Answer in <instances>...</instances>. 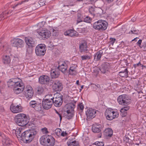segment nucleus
<instances>
[{
  "label": "nucleus",
  "instance_id": "nucleus-1",
  "mask_svg": "<svg viewBox=\"0 0 146 146\" xmlns=\"http://www.w3.org/2000/svg\"><path fill=\"white\" fill-rule=\"evenodd\" d=\"M38 132L35 129H29L23 132L22 139L27 143H29L33 140Z\"/></svg>",
  "mask_w": 146,
  "mask_h": 146
},
{
  "label": "nucleus",
  "instance_id": "nucleus-2",
  "mask_svg": "<svg viewBox=\"0 0 146 146\" xmlns=\"http://www.w3.org/2000/svg\"><path fill=\"white\" fill-rule=\"evenodd\" d=\"M40 142L43 145L45 146H54L55 141L54 138L51 136L45 135L40 138Z\"/></svg>",
  "mask_w": 146,
  "mask_h": 146
},
{
  "label": "nucleus",
  "instance_id": "nucleus-3",
  "mask_svg": "<svg viewBox=\"0 0 146 146\" xmlns=\"http://www.w3.org/2000/svg\"><path fill=\"white\" fill-rule=\"evenodd\" d=\"M15 117V122L20 126L26 125L29 121L26 115L23 113H19L16 115Z\"/></svg>",
  "mask_w": 146,
  "mask_h": 146
},
{
  "label": "nucleus",
  "instance_id": "nucleus-4",
  "mask_svg": "<svg viewBox=\"0 0 146 146\" xmlns=\"http://www.w3.org/2000/svg\"><path fill=\"white\" fill-rule=\"evenodd\" d=\"M108 25V23L106 21L99 20L93 24V27L96 30L102 31H105L107 29Z\"/></svg>",
  "mask_w": 146,
  "mask_h": 146
},
{
  "label": "nucleus",
  "instance_id": "nucleus-5",
  "mask_svg": "<svg viewBox=\"0 0 146 146\" xmlns=\"http://www.w3.org/2000/svg\"><path fill=\"white\" fill-rule=\"evenodd\" d=\"M130 99L129 97L126 94L119 96L117 100L119 104L123 106L127 105L130 104Z\"/></svg>",
  "mask_w": 146,
  "mask_h": 146
},
{
  "label": "nucleus",
  "instance_id": "nucleus-6",
  "mask_svg": "<svg viewBox=\"0 0 146 146\" xmlns=\"http://www.w3.org/2000/svg\"><path fill=\"white\" fill-rule=\"evenodd\" d=\"M105 115L106 119L109 120H111L113 119L117 118L119 113L117 111H115L111 108L107 109L105 111Z\"/></svg>",
  "mask_w": 146,
  "mask_h": 146
},
{
  "label": "nucleus",
  "instance_id": "nucleus-7",
  "mask_svg": "<svg viewBox=\"0 0 146 146\" xmlns=\"http://www.w3.org/2000/svg\"><path fill=\"white\" fill-rule=\"evenodd\" d=\"M67 108L66 112L67 115H66V118L69 120L72 119L74 114V109L75 106L73 103H69L66 106Z\"/></svg>",
  "mask_w": 146,
  "mask_h": 146
},
{
  "label": "nucleus",
  "instance_id": "nucleus-8",
  "mask_svg": "<svg viewBox=\"0 0 146 146\" xmlns=\"http://www.w3.org/2000/svg\"><path fill=\"white\" fill-rule=\"evenodd\" d=\"M46 49L45 45L43 44H39L36 46L35 49L36 54L37 56H42L45 54Z\"/></svg>",
  "mask_w": 146,
  "mask_h": 146
},
{
  "label": "nucleus",
  "instance_id": "nucleus-9",
  "mask_svg": "<svg viewBox=\"0 0 146 146\" xmlns=\"http://www.w3.org/2000/svg\"><path fill=\"white\" fill-rule=\"evenodd\" d=\"M40 38L41 39H45L48 38L50 36L51 33L50 31L46 29H42L41 31H38Z\"/></svg>",
  "mask_w": 146,
  "mask_h": 146
},
{
  "label": "nucleus",
  "instance_id": "nucleus-10",
  "mask_svg": "<svg viewBox=\"0 0 146 146\" xmlns=\"http://www.w3.org/2000/svg\"><path fill=\"white\" fill-rule=\"evenodd\" d=\"M57 94L54 95V97H52V98H51L50 100H52V101H53V104L56 107H59L62 104V97L58 95L57 96Z\"/></svg>",
  "mask_w": 146,
  "mask_h": 146
},
{
  "label": "nucleus",
  "instance_id": "nucleus-11",
  "mask_svg": "<svg viewBox=\"0 0 146 146\" xmlns=\"http://www.w3.org/2000/svg\"><path fill=\"white\" fill-rule=\"evenodd\" d=\"M11 88H13L14 92L15 94H18L21 93L24 90L25 86L24 84L22 82Z\"/></svg>",
  "mask_w": 146,
  "mask_h": 146
},
{
  "label": "nucleus",
  "instance_id": "nucleus-12",
  "mask_svg": "<svg viewBox=\"0 0 146 146\" xmlns=\"http://www.w3.org/2000/svg\"><path fill=\"white\" fill-rule=\"evenodd\" d=\"M11 43L13 46L16 47L17 48L23 47L25 44L23 40L18 38L13 39L11 41Z\"/></svg>",
  "mask_w": 146,
  "mask_h": 146
},
{
  "label": "nucleus",
  "instance_id": "nucleus-13",
  "mask_svg": "<svg viewBox=\"0 0 146 146\" xmlns=\"http://www.w3.org/2000/svg\"><path fill=\"white\" fill-rule=\"evenodd\" d=\"M23 93L26 98H30L33 96L34 92L32 88L29 86L25 88Z\"/></svg>",
  "mask_w": 146,
  "mask_h": 146
},
{
  "label": "nucleus",
  "instance_id": "nucleus-14",
  "mask_svg": "<svg viewBox=\"0 0 146 146\" xmlns=\"http://www.w3.org/2000/svg\"><path fill=\"white\" fill-rule=\"evenodd\" d=\"M50 100V99H43L42 101L43 108L45 110H48L52 107L53 101Z\"/></svg>",
  "mask_w": 146,
  "mask_h": 146
},
{
  "label": "nucleus",
  "instance_id": "nucleus-15",
  "mask_svg": "<svg viewBox=\"0 0 146 146\" xmlns=\"http://www.w3.org/2000/svg\"><path fill=\"white\" fill-rule=\"evenodd\" d=\"M68 61L64 62L62 63L61 64V62H58V66L57 67L59 71H61L64 74H65L67 72V64L69 63Z\"/></svg>",
  "mask_w": 146,
  "mask_h": 146
},
{
  "label": "nucleus",
  "instance_id": "nucleus-16",
  "mask_svg": "<svg viewBox=\"0 0 146 146\" xmlns=\"http://www.w3.org/2000/svg\"><path fill=\"white\" fill-rule=\"evenodd\" d=\"M10 110L12 112L17 113L22 111L23 108L20 104L16 105L12 104L10 106Z\"/></svg>",
  "mask_w": 146,
  "mask_h": 146
},
{
  "label": "nucleus",
  "instance_id": "nucleus-17",
  "mask_svg": "<svg viewBox=\"0 0 146 146\" xmlns=\"http://www.w3.org/2000/svg\"><path fill=\"white\" fill-rule=\"evenodd\" d=\"M87 43L85 40H82L79 43V50L80 52H86L87 53L88 49Z\"/></svg>",
  "mask_w": 146,
  "mask_h": 146
},
{
  "label": "nucleus",
  "instance_id": "nucleus-18",
  "mask_svg": "<svg viewBox=\"0 0 146 146\" xmlns=\"http://www.w3.org/2000/svg\"><path fill=\"white\" fill-rule=\"evenodd\" d=\"M53 90L55 91H60L63 88V85L62 82L58 80L56 81L52 86Z\"/></svg>",
  "mask_w": 146,
  "mask_h": 146
},
{
  "label": "nucleus",
  "instance_id": "nucleus-19",
  "mask_svg": "<svg viewBox=\"0 0 146 146\" xmlns=\"http://www.w3.org/2000/svg\"><path fill=\"white\" fill-rule=\"evenodd\" d=\"M96 110L92 108L87 109L86 114L88 119H92L96 116Z\"/></svg>",
  "mask_w": 146,
  "mask_h": 146
},
{
  "label": "nucleus",
  "instance_id": "nucleus-20",
  "mask_svg": "<svg viewBox=\"0 0 146 146\" xmlns=\"http://www.w3.org/2000/svg\"><path fill=\"white\" fill-rule=\"evenodd\" d=\"M50 80V77L46 75L40 76L38 78V82L41 84L48 85Z\"/></svg>",
  "mask_w": 146,
  "mask_h": 146
},
{
  "label": "nucleus",
  "instance_id": "nucleus-21",
  "mask_svg": "<svg viewBox=\"0 0 146 146\" xmlns=\"http://www.w3.org/2000/svg\"><path fill=\"white\" fill-rule=\"evenodd\" d=\"M0 137L2 138V144L4 146H9L11 144L12 141L2 133H0Z\"/></svg>",
  "mask_w": 146,
  "mask_h": 146
},
{
  "label": "nucleus",
  "instance_id": "nucleus-22",
  "mask_svg": "<svg viewBox=\"0 0 146 146\" xmlns=\"http://www.w3.org/2000/svg\"><path fill=\"white\" fill-rule=\"evenodd\" d=\"M25 40L26 44L29 48L33 47L36 45V42H35L34 39L31 37H26Z\"/></svg>",
  "mask_w": 146,
  "mask_h": 146
},
{
  "label": "nucleus",
  "instance_id": "nucleus-23",
  "mask_svg": "<svg viewBox=\"0 0 146 146\" xmlns=\"http://www.w3.org/2000/svg\"><path fill=\"white\" fill-rule=\"evenodd\" d=\"M64 35L66 36L71 37H75L78 36V34L74 29H69L66 31L64 33Z\"/></svg>",
  "mask_w": 146,
  "mask_h": 146
},
{
  "label": "nucleus",
  "instance_id": "nucleus-24",
  "mask_svg": "<svg viewBox=\"0 0 146 146\" xmlns=\"http://www.w3.org/2000/svg\"><path fill=\"white\" fill-rule=\"evenodd\" d=\"M110 67V64L109 63L104 62L102 64L100 70L103 74H106L109 71Z\"/></svg>",
  "mask_w": 146,
  "mask_h": 146
},
{
  "label": "nucleus",
  "instance_id": "nucleus-25",
  "mask_svg": "<svg viewBox=\"0 0 146 146\" xmlns=\"http://www.w3.org/2000/svg\"><path fill=\"white\" fill-rule=\"evenodd\" d=\"M19 79L17 78H13L10 79L8 83V87H12L19 84L21 83L22 82H19L18 80Z\"/></svg>",
  "mask_w": 146,
  "mask_h": 146
},
{
  "label": "nucleus",
  "instance_id": "nucleus-26",
  "mask_svg": "<svg viewBox=\"0 0 146 146\" xmlns=\"http://www.w3.org/2000/svg\"><path fill=\"white\" fill-rule=\"evenodd\" d=\"M3 63L5 65H9L11 62L10 57L7 55H3L2 57Z\"/></svg>",
  "mask_w": 146,
  "mask_h": 146
},
{
  "label": "nucleus",
  "instance_id": "nucleus-27",
  "mask_svg": "<svg viewBox=\"0 0 146 146\" xmlns=\"http://www.w3.org/2000/svg\"><path fill=\"white\" fill-rule=\"evenodd\" d=\"M77 65L75 64H72L69 69V73L70 75H75L76 74Z\"/></svg>",
  "mask_w": 146,
  "mask_h": 146
},
{
  "label": "nucleus",
  "instance_id": "nucleus-28",
  "mask_svg": "<svg viewBox=\"0 0 146 146\" xmlns=\"http://www.w3.org/2000/svg\"><path fill=\"white\" fill-rule=\"evenodd\" d=\"M101 125H97L94 124L92 127V130L94 133H99L101 131Z\"/></svg>",
  "mask_w": 146,
  "mask_h": 146
},
{
  "label": "nucleus",
  "instance_id": "nucleus-29",
  "mask_svg": "<svg viewBox=\"0 0 146 146\" xmlns=\"http://www.w3.org/2000/svg\"><path fill=\"white\" fill-rule=\"evenodd\" d=\"M113 131L110 128H107L106 129L104 132V136L106 137H110L113 135Z\"/></svg>",
  "mask_w": 146,
  "mask_h": 146
},
{
  "label": "nucleus",
  "instance_id": "nucleus-30",
  "mask_svg": "<svg viewBox=\"0 0 146 146\" xmlns=\"http://www.w3.org/2000/svg\"><path fill=\"white\" fill-rule=\"evenodd\" d=\"M60 73L59 70H52L50 73L51 77L53 78H57L59 76Z\"/></svg>",
  "mask_w": 146,
  "mask_h": 146
},
{
  "label": "nucleus",
  "instance_id": "nucleus-31",
  "mask_svg": "<svg viewBox=\"0 0 146 146\" xmlns=\"http://www.w3.org/2000/svg\"><path fill=\"white\" fill-rule=\"evenodd\" d=\"M103 54V50H99L95 54L94 59L96 61H98L100 60L101 56Z\"/></svg>",
  "mask_w": 146,
  "mask_h": 146
},
{
  "label": "nucleus",
  "instance_id": "nucleus-32",
  "mask_svg": "<svg viewBox=\"0 0 146 146\" xmlns=\"http://www.w3.org/2000/svg\"><path fill=\"white\" fill-rule=\"evenodd\" d=\"M68 146H79L78 142L76 140H68L67 143Z\"/></svg>",
  "mask_w": 146,
  "mask_h": 146
},
{
  "label": "nucleus",
  "instance_id": "nucleus-33",
  "mask_svg": "<svg viewBox=\"0 0 146 146\" xmlns=\"http://www.w3.org/2000/svg\"><path fill=\"white\" fill-rule=\"evenodd\" d=\"M128 71L127 68L125 69L123 71H121L119 72V76L122 77L127 78L128 77Z\"/></svg>",
  "mask_w": 146,
  "mask_h": 146
},
{
  "label": "nucleus",
  "instance_id": "nucleus-34",
  "mask_svg": "<svg viewBox=\"0 0 146 146\" xmlns=\"http://www.w3.org/2000/svg\"><path fill=\"white\" fill-rule=\"evenodd\" d=\"M43 108L42 107L41 104H37L34 106V108L36 110L41 113L43 112Z\"/></svg>",
  "mask_w": 146,
  "mask_h": 146
},
{
  "label": "nucleus",
  "instance_id": "nucleus-35",
  "mask_svg": "<svg viewBox=\"0 0 146 146\" xmlns=\"http://www.w3.org/2000/svg\"><path fill=\"white\" fill-rule=\"evenodd\" d=\"M37 94L39 95H41L44 93V89L43 87L41 86H38L36 89Z\"/></svg>",
  "mask_w": 146,
  "mask_h": 146
},
{
  "label": "nucleus",
  "instance_id": "nucleus-36",
  "mask_svg": "<svg viewBox=\"0 0 146 146\" xmlns=\"http://www.w3.org/2000/svg\"><path fill=\"white\" fill-rule=\"evenodd\" d=\"M16 134L17 135V137L19 138H21V139L22 138V135L23 134V130L22 129H17L16 131Z\"/></svg>",
  "mask_w": 146,
  "mask_h": 146
},
{
  "label": "nucleus",
  "instance_id": "nucleus-37",
  "mask_svg": "<svg viewBox=\"0 0 146 146\" xmlns=\"http://www.w3.org/2000/svg\"><path fill=\"white\" fill-rule=\"evenodd\" d=\"M92 58V56L91 54L89 55H84L81 56V58L82 60H89L91 59Z\"/></svg>",
  "mask_w": 146,
  "mask_h": 146
},
{
  "label": "nucleus",
  "instance_id": "nucleus-38",
  "mask_svg": "<svg viewBox=\"0 0 146 146\" xmlns=\"http://www.w3.org/2000/svg\"><path fill=\"white\" fill-rule=\"evenodd\" d=\"M84 105L82 103H79L77 106V109L78 110L81 111V112L83 111L84 108Z\"/></svg>",
  "mask_w": 146,
  "mask_h": 146
},
{
  "label": "nucleus",
  "instance_id": "nucleus-39",
  "mask_svg": "<svg viewBox=\"0 0 146 146\" xmlns=\"http://www.w3.org/2000/svg\"><path fill=\"white\" fill-rule=\"evenodd\" d=\"M91 85H92V87L93 88V90L94 91H96L98 88H101V86L100 84H98L96 85L94 84H92Z\"/></svg>",
  "mask_w": 146,
  "mask_h": 146
},
{
  "label": "nucleus",
  "instance_id": "nucleus-40",
  "mask_svg": "<svg viewBox=\"0 0 146 146\" xmlns=\"http://www.w3.org/2000/svg\"><path fill=\"white\" fill-rule=\"evenodd\" d=\"M121 112V115L122 117H125L127 115V112L125 111L123 109L121 108L120 110Z\"/></svg>",
  "mask_w": 146,
  "mask_h": 146
},
{
  "label": "nucleus",
  "instance_id": "nucleus-41",
  "mask_svg": "<svg viewBox=\"0 0 146 146\" xmlns=\"http://www.w3.org/2000/svg\"><path fill=\"white\" fill-rule=\"evenodd\" d=\"M62 132L61 129L58 128L56 129L55 133L56 134L58 137L61 136V133Z\"/></svg>",
  "mask_w": 146,
  "mask_h": 146
},
{
  "label": "nucleus",
  "instance_id": "nucleus-42",
  "mask_svg": "<svg viewBox=\"0 0 146 146\" xmlns=\"http://www.w3.org/2000/svg\"><path fill=\"white\" fill-rule=\"evenodd\" d=\"M139 32L138 30H137L135 27L132 28L131 31V34H138Z\"/></svg>",
  "mask_w": 146,
  "mask_h": 146
},
{
  "label": "nucleus",
  "instance_id": "nucleus-43",
  "mask_svg": "<svg viewBox=\"0 0 146 146\" xmlns=\"http://www.w3.org/2000/svg\"><path fill=\"white\" fill-rule=\"evenodd\" d=\"M19 61V59L18 57H14L13 61V65L15 66L16 65L17 63Z\"/></svg>",
  "mask_w": 146,
  "mask_h": 146
},
{
  "label": "nucleus",
  "instance_id": "nucleus-44",
  "mask_svg": "<svg viewBox=\"0 0 146 146\" xmlns=\"http://www.w3.org/2000/svg\"><path fill=\"white\" fill-rule=\"evenodd\" d=\"M45 23V22L44 21H42V22H40L38 24L37 27L39 28L43 27Z\"/></svg>",
  "mask_w": 146,
  "mask_h": 146
},
{
  "label": "nucleus",
  "instance_id": "nucleus-45",
  "mask_svg": "<svg viewBox=\"0 0 146 146\" xmlns=\"http://www.w3.org/2000/svg\"><path fill=\"white\" fill-rule=\"evenodd\" d=\"M29 1V0H25L23 1H22L21 2H19L18 3L15 5L14 6H13L12 7V8H13L14 9L15 7L18 6L19 5H20L22 4H23L24 2H26V1Z\"/></svg>",
  "mask_w": 146,
  "mask_h": 146
},
{
  "label": "nucleus",
  "instance_id": "nucleus-46",
  "mask_svg": "<svg viewBox=\"0 0 146 146\" xmlns=\"http://www.w3.org/2000/svg\"><path fill=\"white\" fill-rule=\"evenodd\" d=\"M142 42V40L141 39H139L137 43V44L139 46V47L141 48H142L143 47H145L144 45L141 46V43Z\"/></svg>",
  "mask_w": 146,
  "mask_h": 146
},
{
  "label": "nucleus",
  "instance_id": "nucleus-47",
  "mask_svg": "<svg viewBox=\"0 0 146 146\" xmlns=\"http://www.w3.org/2000/svg\"><path fill=\"white\" fill-rule=\"evenodd\" d=\"M89 13L90 14H92L93 15H95V10L93 7H91L89 9Z\"/></svg>",
  "mask_w": 146,
  "mask_h": 146
},
{
  "label": "nucleus",
  "instance_id": "nucleus-48",
  "mask_svg": "<svg viewBox=\"0 0 146 146\" xmlns=\"http://www.w3.org/2000/svg\"><path fill=\"white\" fill-rule=\"evenodd\" d=\"M95 144L98 146H103L104 143L103 142L97 141L95 143Z\"/></svg>",
  "mask_w": 146,
  "mask_h": 146
},
{
  "label": "nucleus",
  "instance_id": "nucleus-49",
  "mask_svg": "<svg viewBox=\"0 0 146 146\" xmlns=\"http://www.w3.org/2000/svg\"><path fill=\"white\" fill-rule=\"evenodd\" d=\"M41 131L43 133L47 134L48 133L47 129L46 127H44L42 129Z\"/></svg>",
  "mask_w": 146,
  "mask_h": 146
},
{
  "label": "nucleus",
  "instance_id": "nucleus-50",
  "mask_svg": "<svg viewBox=\"0 0 146 146\" xmlns=\"http://www.w3.org/2000/svg\"><path fill=\"white\" fill-rule=\"evenodd\" d=\"M116 39L115 38H110V43L112 45H113L114 43L116 41Z\"/></svg>",
  "mask_w": 146,
  "mask_h": 146
},
{
  "label": "nucleus",
  "instance_id": "nucleus-51",
  "mask_svg": "<svg viewBox=\"0 0 146 146\" xmlns=\"http://www.w3.org/2000/svg\"><path fill=\"white\" fill-rule=\"evenodd\" d=\"M84 21L87 23H90L91 21V19L90 18L88 17H87L84 19Z\"/></svg>",
  "mask_w": 146,
  "mask_h": 146
},
{
  "label": "nucleus",
  "instance_id": "nucleus-52",
  "mask_svg": "<svg viewBox=\"0 0 146 146\" xmlns=\"http://www.w3.org/2000/svg\"><path fill=\"white\" fill-rule=\"evenodd\" d=\"M68 135V133L66 131H62L61 133V136L63 137H67Z\"/></svg>",
  "mask_w": 146,
  "mask_h": 146
},
{
  "label": "nucleus",
  "instance_id": "nucleus-53",
  "mask_svg": "<svg viewBox=\"0 0 146 146\" xmlns=\"http://www.w3.org/2000/svg\"><path fill=\"white\" fill-rule=\"evenodd\" d=\"M37 104L35 101H31L30 103V105L32 107L34 108V106H35V105Z\"/></svg>",
  "mask_w": 146,
  "mask_h": 146
},
{
  "label": "nucleus",
  "instance_id": "nucleus-54",
  "mask_svg": "<svg viewBox=\"0 0 146 146\" xmlns=\"http://www.w3.org/2000/svg\"><path fill=\"white\" fill-rule=\"evenodd\" d=\"M141 65H142V64H141V62L140 61L138 62V63L133 64V67L135 68H136L137 67L141 66Z\"/></svg>",
  "mask_w": 146,
  "mask_h": 146
},
{
  "label": "nucleus",
  "instance_id": "nucleus-55",
  "mask_svg": "<svg viewBox=\"0 0 146 146\" xmlns=\"http://www.w3.org/2000/svg\"><path fill=\"white\" fill-rule=\"evenodd\" d=\"M39 4L40 5L42 6H43L45 5V3L43 0H40L39 2Z\"/></svg>",
  "mask_w": 146,
  "mask_h": 146
},
{
  "label": "nucleus",
  "instance_id": "nucleus-56",
  "mask_svg": "<svg viewBox=\"0 0 146 146\" xmlns=\"http://www.w3.org/2000/svg\"><path fill=\"white\" fill-rule=\"evenodd\" d=\"M123 109L126 111L128 110L130 108V107L129 106L123 107V108H122Z\"/></svg>",
  "mask_w": 146,
  "mask_h": 146
},
{
  "label": "nucleus",
  "instance_id": "nucleus-57",
  "mask_svg": "<svg viewBox=\"0 0 146 146\" xmlns=\"http://www.w3.org/2000/svg\"><path fill=\"white\" fill-rule=\"evenodd\" d=\"M62 113L61 112H60L59 114H58V115L60 117V121H61L62 119Z\"/></svg>",
  "mask_w": 146,
  "mask_h": 146
},
{
  "label": "nucleus",
  "instance_id": "nucleus-58",
  "mask_svg": "<svg viewBox=\"0 0 146 146\" xmlns=\"http://www.w3.org/2000/svg\"><path fill=\"white\" fill-rule=\"evenodd\" d=\"M4 109L2 106H0V113H1L4 111Z\"/></svg>",
  "mask_w": 146,
  "mask_h": 146
},
{
  "label": "nucleus",
  "instance_id": "nucleus-59",
  "mask_svg": "<svg viewBox=\"0 0 146 146\" xmlns=\"http://www.w3.org/2000/svg\"><path fill=\"white\" fill-rule=\"evenodd\" d=\"M4 13H2L0 15V20L3 19V18L4 17Z\"/></svg>",
  "mask_w": 146,
  "mask_h": 146
},
{
  "label": "nucleus",
  "instance_id": "nucleus-60",
  "mask_svg": "<svg viewBox=\"0 0 146 146\" xmlns=\"http://www.w3.org/2000/svg\"><path fill=\"white\" fill-rule=\"evenodd\" d=\"M82 21L81 19H78L76 20V24H78V23Z\"/></svg>",
  "mask_w": 146,
  "mask_h": 146
},
{
  "label": "nucleus",
  "instance_id": "nucleus-61",
  "mask_svg": "<svg viewBox=\"0 0 146 146\" xmlns=\"http://www.w3.org/2000/svg\"><path fill=\"white\" fill-rule=\"evenodd\" d=\"M66 15L68 17L70 16L72 14V13H71V12H68V13H65Z\"/></svg>",
  "mask_w": 146,
  "mask_h": 146
},
{
  "label": "nucleus",
  "instance_id": "nucleus-62",
  "mask_svg": "<svg viewBox=\"0 0 146 146\" xmlns=\"http://www.w3.org/2000/svg\"><path fill=\"white\" fill-rule=\"evenodd\" d=\"M139 38H137V37H136L135 38H134L133 39V40H132V41H136L137 40V39H138Z\"/></svg>",
  "mask_w": 146,
  "mask_h": 146
},
{
  "label": "nucleus",
  "instance_id": "nucleus-63",
  "mask_svg": "<svg viewBox=\"0 0 146 146\" xmlns=\"http://www.w3.org/2000/svg\"><path fill=\"white\" fill-rule=\"evenodd\" d=\"M113 0H106V1L109 3H111L112 2Z\"/></svg>",
  "mask_w": 146,
  "mask_h": 146
},
{
  "label": "nucleus",
  "instance_id": "nucleus-64",
  "mask_svg": "<svg viewBox=\"0 0 146 146\" xmlns=\"http://www.w3.org/2000/svg\"><path fill=\"white\" fill-rule=\"evenodd\" d=\"M76 84L78 85H80V84H79V80H78L76 81Z\"/></svg>",
  "mask_w": 146,
  "mask_h": 146
}]
</instances>
